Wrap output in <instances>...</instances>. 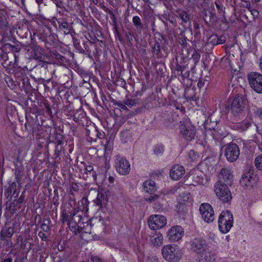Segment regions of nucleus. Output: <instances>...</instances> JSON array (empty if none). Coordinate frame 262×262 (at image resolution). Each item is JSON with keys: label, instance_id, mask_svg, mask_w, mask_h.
Returning <instances> with one entry per match:
<instances>
[{"label": "nucleus", "instance_id": "nucleus-8", "mask_svg": "<svg viewBox=\"0 0 262 262\" xmlns=\"http://www.w3.org/2000/svg\"><path fill=\"white\" fill-rule=\"evenodd\" d=\"M115 168L120 174L127 175L130 171V164L124 157L117 156L115 159Z\"/></svg>", "mask_w": 262, "mask_h": 262}, {"label": "nucleus", "instance_id": "nucleus-59", "mask_svg": "<svg viewBox=\"0 0 262 262\" xmlns=\"http://www.w3.org/2000/svg\"><path fill=\"white\" fill-rule=\"evenodd\" d=\"M108 180L111 183H112L114 182V178L111 176L108 178Z\"/></svg>", "mask_w": 262, "mask_h": 262}, {"label": "nucleus", "instance_id": "nucleus-52", "mask_svg": "<svg viewBox=\"0 0 262 262\" xmlns=\"http://www.w3.org/2000/svg\"><path fill=\"white\" fill-rule=\"evenodd\" d=\"M46 112H47L48 114H50V115H51V114H52V111H51V109L49 105H47V106H46Z\"/></svg>", "mask_w": 262, "mask_h": 262}, {"label": "nucleus", "instance_id": "nucleus-62", "mask_svg": "<svg viewBox=\"0 0 262 262\" xmlns=\"http://www.w3.org/2000/svg\"><path fill=\"white\" fill-rule=\"evenodd\" d=\"M189 75V72H187L185 74H183L182 76L185 77L186 76H188Z\"/></svg>", "mask_w": 262, "mask_h": 262}, {"label": "nucleus", "instance_id": "nucleus-41", "mask_svg": "<svg viewBox=\"0 0 262 262\" xmlns=\"http://www.w3.org/2000/svg\"><path fill=\"white\" fill-rule=\"evenodd\" d=\"M160 196V195L154 194L153 195L150 196L148 198H146V200L149 202H154V201H155L158 200L159 199Z\"/></svg>", "mask_w": 262, "mask_h": 262}, {"label": "nucleus", "instance_id": "nucleus-12", "mask_svg": "<svg viewBox=\"0 0 262 262\" xmlns=\"http://www.w3.org/2000/svg\"><path fill=\"white\" fill-rule=\"evenodd\" d=\"M202 218L207 223H211L214 219V213L213 208L209 203L201 204L199 208Z\"/></svg>", "mask_w": 262, "mask_h": 262}, {"label": "nucleus", "instance_id": "nucleus-15", "mask_svg": "<svg viewBox=\"0 0 262 262\" xmlns=\"http://www.w3.org/2000/svg\"><path fill=\"white\" fill-rule=\"evenodd\" d=\"M184 168L180 165H174L170 171V177L174 180H178L184 174Z\"/></svg>", "mask_w": 262, "mask_h": 262}, {"label": "nucleus", "instance_id": "nucleus-4", "mask_svg": "<svg viewBox=\"0 0 262 262\" xmlns=\"http://www.w3.org/2000/svg\"><path fill=\"white\" fill-rule=\"evenodd\" d=\"M233 217L231 212L228 210L223 211L218 220L219 228L221 232L226 233L233 226Z\"/></svg>", "mask_w": 262, "mask_h": 262}, {"label": "nucleus", "instance_id": "nucleus-47", "mask_svg": "<svg viewBox=\"0 0 262 262\" xmlns=\"http://www.w3.org/2000/svg\"><path fill=\"white\" fill-rule=\"evenodd\" d=\"M255 115L260 119H262V107L257 108L255 112Z\"/></svg>", "mask_w": 262, "mask_h": 262}, {"label": "nucleus", "instance_id": "nucleus-45", "mask_svg": "<svg viewBox=\"0 0 262 262\" xmlns=\"http://www.w3.org/2000/svg\"><path fill=\"white\" fill-rule=\"evenodd\" d=\"M81 164L84 166V169L86 172H91L93 170V167L92 165H86L84 162H81Z\"/></svg>", "mask_w": 262, "mask_h": 262}, {"label": "nucleus", "instance_id": "nucleus-23", "mask_svg": "<svg viewBox=\"0 0 262 262\" xmlns=\"http://www.w3.org/2000/svg\"><path fill=\"white\" fill-rule=\"evenodd\" d=\"M163 239V236L160 232H156L150 236V241L155 246L161 245Z\"/></svg>", "mask_w": 262, "mask_h": 262}, {"label": "nucleus", "instance_id": "nucleus-44", "mask_svg": "<svg viewBox=\"0 0 262 262\" xmlns=\"http://www.w3.org/2000/svg\"><path fill=\"white\" fill-rule=\"evenodd\" d=\"M38 235L42 241H47L48 240V237L44 232L39 231Z\"/></svg>", "mask_w": 262, "mask_h": 262}, {"label": "nucleus", "instance_id": "nucleus-5", "mask_svg": "<svg viewBox=\"0 0 262 262\" xmlns=\"http://www.w3.org/2000/svg\"><path fill=\"white\" fill-rule=\"evenodd\" d=\"M82 212L80 211L79 208H76L74 209L73 212L68 213L65 210L61 211V220L62 222L64 223L67 222L68 223L71 224L73 222L76 225H77V230L78 232H82V228H80V230H79L80 228L78 224L80 223L82 219Z\"/></svg>", "mask_w": 262, "mask_h": 262}, {"label": "nucleus", "instance_id": "nucleus-35", "mask_svg": "<svg viewBox=\"0 0 262 262\" xmlns=\"http://www.w3.org/2000/svg\"><path fill=\"white\" fill-rule=\"evenodd\" d=\"M139 102V99H127L124 101V104L131 107L137 104Z\"/></svg>", "mask_w": 262, "mask_h": 262}, {"label": "nucleus", "instance_id": "nucleus-24", "mask_svg": "<svg viewBox=\"0 0 262 262\" xmlns=\"http://www.w3.org/2000/svg\"><path fill=\"white\" fill-rule=\"evenodd\" d=\"M3 48L6 50H9L12 51L13 53H14L13 56L15 59V63H16L17 61V58H18V56L16 54V53H18L20 51V48L9 43H5L3 46Z\"/></svg>", "mask_w": 262, "mask_h": 262}, {"label": "nucleus", "instance_id": "nucleus-38", "mask_svg": "<svg viewBox=\"0 0 262 262\" xmlns=\"http://www.w3.org/2000/svg\"><path fill=\"white\" fill-rule=\"evenodd\" d=\"M191 58L193 59L194 63H197L200 60V55L196 51L194 50L193 51Z\"/></svg>", "mask_w": 262, "mask_h": 262}, {"label": "nucleus", "instance_id": "nucleus-9", "mask_svg": "<svg viewBox=\"0 0 262 262\" xmlns=\"http://www.w3.org/2000/svg\"><path fill=\"white\" fill-rule=\"evenodd\" d=\"M190 249L194 253L201 255L206 252L207 244L206 241L202 238H195L190 242Z\"/></svg>", "mask_w": 262, "mask_h": 262}, {"label": "nucleus", "instance_id": "nucleus-16", "mask_svg": "<svg viewBox=\"0 0 262 262\" xmlns=\"http://www.w3.org/2000/svg\"><path fill=\"white\" fill-rule=\"evenodd\" d=\"M204 19L206 24L208 23L214 22L216 20L215 9L213 7L204 9L203 11Z\"/></svg>", "mask_w": 262, "mask_h": 262}, {"label": "nucleus", "instance_id": "nucleus-26", "mask_svg": "<svg viewBox=\"0 0 262 262\" xmlns=\"http://www.w3.org/2000/svg\"><path fill=\"white\" fill-rule=\"evenodd\" d=\"M215 259L214 254L211 251L205 252V255L199 259V262H214Z\"/></svg>", "mask_w": 262, "mask_h": 262}, {"label": "nucleus", "instance_id": "nucleus-40", "mask_svg": "<svg viewBox=\"0 0 262 262\" xmlns=\"http://www.w3.org/2000/svg\"><path fill=\"white\" fill-rule=\"evenodd\" d=\"M187 38L184 36L179 38V42L183 48H185L187 47Z\"/></svg>", "mask_w": 262, "mask_h": 262}, {"label": "nucleus", "instance_id": "nucleus-63", "mask_svg": "<svg viewBox=\"0 0 262 262\" xmlns=\"http://www.w3.org/2000/svg\"><path fill=\"white\" fill-rule=\"evenodd\" d=\"M176 190H177V189H176V188L172 189H171V190H170L169 193H174Z\"/></svg>", "mask_w": 262, "mask_h": 262}, {"label": "nucleus", "instance_id": "nucleus-19", "mask_svg": "<svg viewBox=\"0 0 262 262\" xmlns=\"http://www.w3.org/2000/svg\"><path fill=\"white\" fill-rule=\"evenodd\" d=\"M48 66L47 62H41L34 68V70L38 76H43L47 75L48 72Z\"/></svg>", "mask_w": 262, "mask_h": 262}, {"label": "nucleus", "instance_id": "nucleus-33", "mask_svg": "<svg viewBox=\"0 0 262 262\" xmlns=\"http://www.w3.org/2000/svg\"><path fill=\"white\" fill-rule=\"evenodd\" d=\"M179 15L183 23H187L189 22L190 17L185 11H182L180 12Z\"/></svg>", "mask_w": 262, "mask_h": 262}, {"label": "nucleus", "instance_id": "nucleus-58", "mask_svg": "<svg viewBox=\"0 0 262 262\" xmlns=\"http://www.w3.org/2000/svg\"><path fill=\"white\" fill-rule=\"evenodd\" d=\"M25 126V128L28 130H29V129H30V128H31V126H30V124H27V123H26Z\"/></svg>", "mask_w": 262, "mask_h": 262}, {"label": "nucleus", "instance_id": "nucleus-55", "mask_svg": "<svg viewBox=\"0 0 262 262\" xmlns=\"http://www.w3.org/2000/svg\"><path fill=\"white\" fill-rule=\"evenodd\" d=\"M184 207H185V204L183 203L179 202V209H180V208H182V209H184Z\"/></svg>", "mask_w": 262, "mask_h": 262}, {"label": "nucleus", "instance_id": "nucleus-43", "mask_svg": "<svg viewBox=\"0 0 262 262\" xmlns=\"http://www.w3.org/2000/svg\"><path fill=\"white\" fill-rule=\"evenodd\" d=\"M15 175L17 181L19 183L20 181V180L22 177V172L19 170H16L15 171Z\"/></svg>", "mask_w": 262, "mask_h": 262}, {"label": "nucleus", "instance_id": "nucleus-22", "mask_svg": "<svg viewBox=\"0 0 262 262\" xmlns=\"http://www.w3.org/2000/svg\"><path fill=\"white\" fill-rule=\"evenodd\" d=\"M106 196L104 193L102 191H98L97 196L94 200V203L97 206L102 207L106 204Z\"/></svg>", "mask_w": 262, "mask_h": 262}, {"label": "nucleus", "instance_id": "nucleus-61", "mask_svg": "<svg viewBox=\"0 0 262 262\" xmlns=\"http://www.w3.org/2000/svg\"><path fill=\"white\" fill-rule=\"evenodd\" d=\"M111 18L112 19V20H113V23H114V24H116V19L115 16H114V17H111Z\"/></svg>", "mask_w": 262, "mask_h": 262}, {"label": "nucleus", "instance_id": "nucleus-2", "mask_svg": "<svg viewBox=\"0 0 262 262\" xmlns=\"http://www.w3.org/2000/svg\"><path fill=\"white\" fill-rule=\"evenodd\" d=\"M180 132L183 137L187 141H191L194 138L196 130L194 126L190 122L189 118L185 117L180 122Z\"/></svg>", "mask_w": 262, "mask_h": 262}, {"label": "nucleus", "instance_id": "nucleus-21", "mask_svg": "<svg viewBox=\"0 0 262 262\" xmlns=\"http://www.w3.org/2000/svg\"><path fill=\"white\" fill-rule=\"evenodd\" d=\"M143 188L145 192L151 194L156 190V183L152 180L146 181L143 184Z\"/></svg>", "mask_w": 262, "mask_h": 262}, {"label": "nucleus", "instance_id": "nucleus-27", "mask_svg": "<svg viewBox=\"0 0 262 262\" xmlns=\"http://www.w3.org/2000/svg\"><path fill=\"white\" fill-rule=\"evenodd\" d=\"M32 52H33L34 57L39 60L42 59V49L38 46L33 45L31 47Z\"/></svg>", "mask_w": 262, "mask_h": 262}, {"label": "nucleus", "instance_id": "nucleus-57", "mask_svg": "<svg viewBox=\"0 0 262 262\" xmlns=\"http://www.w3.org/2000/svg\"><path fill=\"white\" fill-rule=\"evenodd\" d=\"M183 197H184L183 200L184 201H187L188 200V199H189V196H188V194L184 195L183 196Z\"/></svg>", "mask_w": 262, "mask_h": 262}, {"label": "nucleus", "instance_id": "nucleus-60", "mask_svg": "<svg viewBox=\"0 0 262 262\" xmlns=\"http://www.w3.org/2000/svg\"><path fill=\"white\" fill-rule=\"evenodd\" d=\"M103 221L100 220L98 222V226H102L103 225Z\"/></svg>", "mask_w": 262, "mask_h": 262}, {"label": "nucleus", "instance_id": "nucleus-25", "mask_svg": "<svg viewBox=\"0 0 262 262\" xmlns=\"http://www.w3.org/2000/svg\"><path fill=\"white\" fill-rule=\"evenodd\" d=\"M151 52L157 58H160L162 57L160 43L156 39L155 40L154 45L152 46Z\"/></svg>", "mask_w": 262, "mask_h": 262}, {"label": "nucleus", "instance_id": "nucleus-10", "mask_svg": "<svg viewBox=\"0 0 262 262\" xmlns=\"http://www.w3.org/2000/svg\"><path fill=\"white\" fill-rule=\"evenodd\" d=\"M239 153V148L236 144L230 143L225 147V156L229 162L235 161L238 158Z\"/></svg>", "mask_w": 262, "mask_h": 262}, {"label": "nucleus", "instance_id": "nucleus-6", "mask_svg": "<svg viewBox=\"0 0 262 262\" xmlns=\"http://www.w3.org/2000/svg\"><path fill=\"white\" fill-rule=\"evenodd\" d=\"M214 191L218 198L224 203L229 202L232 199L231 193L226 185L222 182H217L214 185Z\"/></svg>", "mask_w": 262, "mask_h": 262}, {"label": "nucleus", "instance_id": "nucleus-51", "mask_svg": "<svg viewBox=\"0 0 262 262\" xmlns=\"http://www.w3.org/2000/svg\"><path fill=\"white\" fill-rule=\"evenodd\" d=\"M128 39L129 41H131L133 40V37H134L133 34L132 32H129L127 36Z\"/></svg>", "mask_w": 262, "mask_h": 262}, {"label": "nucleus", "instance_id": "nucleus-18", "mask_svg": "<svg viewBox=\"0 0 262 262\" xmlns=\"http://www.w3.org/2000/svg\"><path fill=\"white\" fill-rule=\"evenodd\" d=\"M189 178L192 179L193 185H195L198 184L203 183V178L202 177V172L198 169L191 171Z\"/></svg>", "mask_w": 262, "mask_h": 262}, {"label": "nucleus", "instance_id": "nucleus-31", "mask_svg": "<svg viewBox=\"0 0 262 262\" xmlns=\"http://www.w3.org/2000/svg\"><path fill=\"white\" fill-rule=\"evenodd\" d=\"M52 56L56 59L60 65H64L67 62V59L58 53H54Z\"/></svg>", "mask_w": 262, "mask_h": 262}, {"label": "nucleus", "instance_id": "nucleus-13", "mask_svg": "<svg viewBox=\"0 0 262 262\" xmlns=\"http://www.w3.org/2000/svg\"><path fill=\"white\" fill-rule=\"evenodd\" d=\"M184 230L180 226H174L168 231L167 237L171 242L179 241L184 235Z\"/></svg>", "mask_w": 262, "mask_h": 262}, {"label": "nucleus", "instance_id": "nucleus-3", "mask_svg": "<svg viewBox=\"0 0 262 262\" xmlns=\"http://www.w3.org/2000/svg\"><path fill=\"white\" fill-rule=\"evenodd\" d=\"M164 258L169 262H178L181 257V252L176 245H168L165 246L162 250Z\"/></svg>", "mask_w": 262, "mask_h": 262}, {"label": "nucleus", "instance_id": "nucleus-29", "mask_svg": "<svg viewBox=\"0 0 262 262\" xmlns=\"http://www.w3.org/2000/svg\"><path fill=\"white\" fill-rule=\"evenodd\" d=\"M58 137L57 138H60L57 140V144L56 146L55 149V158H57L60 155V152L61 149V145L63 144L62 141V136L61 134H59L57 135Z\"/></svg>", "mask_w": 262, "mask_h": 262}, {"label": "nucleus", "instance_id": "nucleus-28", "mask_svg": "<svg viewBox=\"0 0 262 262\" xmlns=\"http://www.w3.org/2000/svg\"><path fill=\"white\" fill-rule=\"evenodd\" d=\"M59 28L60 30L63 31L64 34H68L71 31V26L67 21H63L58 22Z\"/></svg>", "mask_w": 262, "mask_h": 262}, {"label": "nucleus", "instance_id": "nucleus-1", "mask_svg": "<svg viewBox=\"0 0 262 262\" xmlns=\"http://www.w3.org/2000/svg\"><path fill=\"white\" fill-rule=\"evenodd\" d=\"M247 92L244 90L243 93L236 94L228 106L229 111L235 117L240 116L244 112L247 100Z\"/></svg>", "mask_w": 262, "mask_h": 262}, {"label": "nucleus", "instance_id": "nucleus-56", "mask_svg": "<svg viewBox=\"0 0 262 262\" xmlns=\"http://www.w3.org/2000/svg\"><path fill=\"white\" fill-rule=\"evenodd\" d=\"M12 259L11 258H8L3 260V262H12Z\"/></svg>", "mask_w": 262, "mask_h": 262}, {"label": "nucleus", "instance_id": "nucleus-46", "mask_svg": "<svg viewBox=\"0 0 262 262\" xmlns=\"http://www.w3.org/2000/svg\"><path fill=\"white\" fill-rule=\"evenodd\" d=\"M226 41V37L224 35H221L220 37L217 36L218 45L223 44Z\"/></svg>", "mask_w": 262, "mask_h": 262}, {"label": "nucleus", "instance_id": "nucleus-42", "mask_svg": "<svg viewBox=\"0 0 262 262\" xmlns=\"http://www.w3.org/2000/svg\"><path fill=\"white\" fill-rule=\"evenodd\" d=\"M40 228L42 230V232H48L51 230V228L50 226L47 225L46 223H42L40 225Z\"/></svg>", "mask_w": 262, "mask_h": 262}, {"label": "nucleus", "instance_id": "nucleus-34", "mask_svg": "<svg viewBox=\"0 0 262 262\" xmlns=\"http://www.w3.org/2000/svg\"><path fill=\"white\" fill-rule=\"evenodd\" d=\"M188 159L190 161H195L198 160L199 155L193 150H190L188 154Z\"/></svg>", "mask_w": 262, "mask_h": 262}, {"label": "nucleus", "instance_id": "nucleus-14", "mask_svg": "<svg viewBox=\"0 0 262 262\" xmlns=\"http://www.w3.org/2000/svg\"><path fill=\"white\" fill-rule=\"evenodd\" d=\"M220 180L219 182H222L226 186L231 185L233 182V176L231 171L226 168L222 169L220 174Z\"/></svg>", "mask_w": 262, "mask_h": 262}, {"label": "nucleus", "instance_id": "nucleus-48", "mask_svg": "<svg viewBox=\"0 0 262 262\" xmlns=\"http://www.w3.org/2000/svg\"><path fill=\"white\" fill-rule=\"evenodd\" d=\"M71 189L74 191H78L79 187L77 183H73L71 185Z\"/></svg>", "mask_w": 262, "mask_h": 262}, {"label": "nucleus", "instance_id": "nucleus-11", "mask_svg": "<svg viewBox=\"0 0 262 262\" xmlns=\"http://www.w3.org/2000/svg\"><path fill=\"white\" fill-rule=\"evenodd\" d=\"M148 222L150 229L156 230L164 227L167 224V220L163 215L155 214L149 217Z\"/></svg>", "mask_w": 262, "mask_h": 262}, {"label": "nucleus", "instance_id": "nucleus-50", "mask_svg": "<svg viewBox=\"0 0 262 262\" xmlns=\"http://www.w3.org/2000/svg\"><path fill=\"white\" fill-rule=\"evenodd\" d=\"M24 198H25V196H24V194H21V195L20 196V197L18 199V202L19 204L22 203V202H23V201L24 200Z\"/></svg>", "mask_w": 262, "mask_h": 262}, {"label": "nucleus", "instance_id": "nucleus-37", "mask_svg": "<svg viewBox=\"0 0 262 262\" xmlns=\"http://www.w3.org/2000/svg\"><path fill=\"white\" fill-rule=\"evenodd\" d=\"M16 185L15 182L12 183L9 188L7 189V193H9V195L10 194H12L14 195L16 191Z\"/></svg>", "mask_w": 262, "mask_h": 262}, {"label": "nucleus", "instance_id": "nucleus-17", "mask_svg": "<svg viewBox=\"0 0 262 262\" xmlns=\"http://www.w3.org/2000/svg\"><path fill=\"white\" fill-rule=\"evenodd\" d=\"M17 226V223H13L12 226H5L1 232V239L8 241L7 238H11L15 232V228Z\"/></svg>", "mask_w": 262, "mask_h": 262}, {"label": "nucleus", "instance_id": "nucleus-64", "mask_svg": "<svg viewBox=\"0 0 262 262\" xmlns=\"http://www.w3.org/2000/svg\"><path fill=\"white\" fill-rule=\"evenodd\" d=\"M83 46H84V49L86 50L87 49V47H88V45L87 43L85 42V41H83Z\"/></svg>", "mask_w": 262, "mask_h": 262}, {"label": "nucleus", "instance_id": "nucleus-32", "mask_svg": "<svg viewBox=\"0 0 262 262\" xmlns=\"http://www.w3.org/2000/svg\"><path fill=\"white\" fill-rule=\"evenodd\" d=\"M251 125V122L249 120H244L237 124V127L241 128L242 130L247 129Z\"/></svg>", "mask_w": 262, "mask_h": 262}, {"label": "nucleus", "instance_id": "nucleus-53", "mask_svg": "<svg viewBox=\"0 0 262 262\" xmlns=\"http://www.w3.org/2000/svg\"><path fill=\"white\" fill-rule=\"evenodd\" d=\"M247 181H248L249 182V179H248V177L246 176L245 178H242V182H247ZM245 185H246V186H248L249 184H247V183H245Z\"/></svg>", "mask_w": 262, "mask_h": 262}, {"label": "nucleus", "instance_id": "nucleus-7", "mask_svg": "<svg viewBox=\"0 0 262 262\" xmlns=\"http://www.w3.org/2000/svg\"><path fill=\"white\" fill-rule=\"evenodd\" d=\"M250 87L257 93H262V74L251 72L247 75Z\"/></svg>", "mask_w": 262, "mask_h": 262}, {"label": "nucleus", "instance_id": "nucleus-20", "mask_svg": "<svg viewBox=\"0 0 262 262\" xmlns=\"http://www.w3.org/2000/svg\"><path fill=\"white\" fill-rule=\"evenodd\" d=\"M16 80L19 86L23 88L24 90H29L31 88L29 79L26 76L23 75L21 77L18 76Z\"/></svg>", "mask_w": 262, "mask_h": 262}, {"label": "nucleus", "instance_id": "nucleus-39", "mask_svg": "<svg viewBox=\"0 0 262 262\" xmlns=\"http://www.w3.org/2000/svg\"><path fill=\"white\" fill-rule=\"evenodd\" d=\"M209 43L213 46L217 45V35L215 34L212 35L209 39Z\"/></svg>", "mask_w": 262, "mask_h": 262}, {"label": "nucleus", "instance_id": "nucleus-54", "mask_svg": "<svg viewBox=\"0 0 262 262\" xmlns=\"http://www.w3.org/2000/svg\"><path fill=\"white\" fill-rule=\"evenodd\" d=\"M106 12L110 14V15L111 16V17H114V16H115L114 13L111 10H110L109 9H107L106 10Z\"/></svg>", "mask_w": 262, "mask_h": 262}, {"label": "nucleus", "instance_id": "nucleus-49", "mask_svg": "<svg viewBox=\"0 0 262 262\" xmlns=\"http://www.w3.org/2000/svg\"><path fill=\"white\" fill-rule=\"evenodd\" d=\"M204 84H205L204 81H203L202 80H200L198 83V86L200 89H201L202 88H203L204 86Z\"/></svg>", "mask_w": 262, "mask_h": 262}, {"label": "nucleus", "instance_id": "nucleus-30", "mask_svg": "<svg viewBox=\"0 0 262 262\" xmlns=\"http://www.w3.org/2000/svg\"><path fill=\"white\" fill-rule=\"evenodd\" d=\"M133 23L136 29L141 32L143 28V25L142 23L141 18L138 16H134L133 18Z\"/></svg>", "mask_w": 262, "mask_h": 262}, {"label": "nucleus", "instance_id": "nucleus-36", "mask_svg": "<svg viewBox=\"0 0 262 262\" xmlns=\"http://www.w3.org/2000/svg\"><path fill=\"white\" fill-rule=\"evenodd\" d=\"M164 149V146L162 145H157L155 146L154 151L156 155H160L163 152Z\"/></svg>", "mask_w": 262, "mask_h": 262}]
</instances>
